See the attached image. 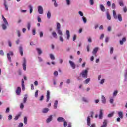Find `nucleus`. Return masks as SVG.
Instances as JSON below:
<instances>
[{"label":"nucleus","instance_id":"2","mask_svg":"<svg viewBox=\"0 0 127 127\" xmlns=\"http://www.w3.org/2000/svg\"><path fill=\"white\" fill-rule=\"evenodd\" d=\"M80 76L85 79L87 78L88 77V69L82 71V72L80 73Z\"/></svg>","mask_w":127,"mask_h":127},{"label":"nucleus","instance_id":"40","mask_svg":"<svg viewBox=\"0 0 127 127\" xmlns=\"http://www.w3.org/2000/svg\"><path fill=\"white\" fill-rule=\"evenodd\" d=\"M27 101V97H25L24 98V99H23V103H24V104H26Z\"/></svg>","mask_w":127,"mask_h":127},{"label":"nucleus","instance_id":"25","mask_svg":"<svg viewBox=\"0 0 127 127\" xmlns=\"http://www.w3.org/2000/svg\"><path fill=\"white\" fill-rule=\"evenodd\" d=\"M7 57L9 61H10V62H11V57H10V54L7 53Z\"/></svg>","mask_w":127,"mask_h":127},{"label":"nucleus","instance_id":"48","mask_svg":"<svg viewBox=\"0 0 127 127\" xmlns=\"http://www.w3.org/2000/svg\"><path fill=\"white\" fill-rule=\"evenodd\" d=\"M35 96L36 98H37V97H38V90L36 91Z\"/></svg>","mask_w":127,"mask_h":127},{"label":"nucleus","instance_id":"9","mask_svg":"<svg viewBox=\"0 0 127 127\" xmlns=\"http://www.w3.org/2000/svg\"><path fill=\"white\" fill-rule=\"evenodd\" d=\"M87 126H91V118L90 116H88L87 119Z\"/></svg>","mask_w":127,"mask_h":127},{"label":"nucleus","instance_id":"26","mask_svg":"<svg viewBox=\"0 0 127 127\" xmlns=\"http://www.w3.org/2000/svg\"><path fill=\"white\" fill-rule=\"evenodd\" d=\"M107 14V18L108 19V20H111V15H110V14H109V12H107L106 13Z\"/></svg>","mask_w":127,"mask_h":127},{"label":"nucleus","instance_id":"24","mask_svg":"<svg viewBox=\"0 0 127 127\" xmlns=\"http://www.w3.org/2000/svg\"><path fill=\"white\" fill-rule=\"evenodd\" d=\"M52 35L54 38H57V34L55 32H53L52 33Z\"/></svg>","mask_w":127,"mask_h":127},{"label":"nucleus","instance_id":"3","mask_svg":"<svg viewBox=\"0 0 127 127\" xmlns=\"http://www.w3.org/2000/svg\"><path fill=\"white\" fill-rule=\"evenodd\" d=\"M38 11L39 14H43V8L41 6H38Z\"/></svg>","mask_w":127,"mask_h":127},{"label":"nucleus","instance_id":"20","mask_svg":"<svg viewBox=\"0 0 127 127\" xmlns=\"http://www.w3.org/2000/svg\"><path fill=\"white\" fill-rule=\"evenodd\" d=\"M113 17L114 19H117V13H116V11H113Z\"/></svg>","mask_w":127,"mask_h":127},{"label":"nucleus","instance_id":"11","mask_svg":"<svg viewBox=\"0 0 127 127\" xmlns=\"http://www.w3.org/2000/svg\"><path fill=\"white\" fill-rule=\"evenodd\" d=\"M101 101L103 104H106V97L104 95L101 96Z\"/></svg>","mask_w":127,"mask_h":127},{"label":"nucleus","instance_id":"45","mask_svg":"<svg viewBox=\"0 0 127 127\" xmlns=\"http://www.w3.org/2000/svg\"><path fill=\"white\" fill-rule=\"evenodd\" d=\"M82 101H83V102H85V103H88V100H87L85 97L82 98Z\"/></svg>","mask_w":127,"mask_h":127},{"label":"nucleus","instance_id":"61","mask_svg":"<svg viewBox=\"0 0 127 127\" xmlns=\"http://www.w3.org/2000/svg\"><path fill=\"white\" fill-rule=\"evenodd\" d=\"M24 108V105H23V103H21L20 104V109H23Z\"/></svg>","mask_w":127,"mask_h":127},{"label":"nucleus","instance_id":"29","mask_svg":"<svg viewBox=\"0 0 127 127\" xmlns=\"http://www.w3.org/2000/svg\"><path fill=\"white\" fill-rule=\"evenodd\" d=\"M20 116H21V114H18L17 116H16L14 118L15 121H17V120H18V118H19Z\"/></svg>","mask_w":127,"mask_h":127},{"label":"nucleus","instance_id":"42","mask_svg":"<svg viewBox=\"0 0 127 127\" xmlns=\"http://www.w3.org/2000/svg\"><path fill=\"white\" fill-rule=\"evenodd\" d=\"M54 75L55 76V77H57V76H58V72L57 71H55L54 72Z\"/></svg>","mask_w":127,"mask_h":127},{"label":"nucleus","instance_id":"52","mask_svg":"<svg viewBox=\"0 0 127 127\" xmlns=\"http://www.w3.org/2000/svg\"><path fill=\"white\" fill-rule=\"evenodd\" d=\"M78 13L80 15V16H84V13H83L82 11H79Z\"/></svg>","mask_w":127,"mask_h":127},{"label":"nucleus","instance_id":"6","mask_svg":"<svg viewBox=\"0 0 127 127\" xmlns=\"http://www.w3.org/2000/svg\"><path fill=\"white\" fill-rule=\"evenodd\" d=\"M46 97H47V100H46V102H49V100L50 99V92H49V90H48L47 91V95H46Z\"/></svg>","mask_w":127,"mask_h":127},{"label":"nucleus","instance_id":"18","mask_svg":"<svg viewBox=\"0 0 127 127\" xmlns=\"http://www.w3.org/2000/svg\"><path fill=\"white\" fill-rule=\"evenodd\" d=\"M118 116H119V117H120V118L121 119H123V112H122V111L118 112Z\"/></svg>","mask_w":127,"mask_h":127},{"label":"nucleus","instance_id":"59","mask_svg":"<svg viewBox=\"0 0 127 127\" xmlns=\"http://www.w3.org/2000/svg\"><path fill=\"white\" fill-rule=\"evenodd\" d=\"M23 64H26V59H25V58H23Z\"/></svg>","mask_w":127,"mask_h":127},{"label":"nucleus","instance_id":"14","mask_svg":"<svg viewBox=\"0 0 127 127\" xmlns=\"http://www.w3.org/2000/svg\"><path fill=\"white\" fill-rule=\"evenodd\" d=\"M100 8L101 11H103V12H104V11H106V9L105 8V6H104V5L100 4Z\"/></svg>","mask_w":127,"mask_h":127},{"label":"nucleus","instance_id":"19","mask_svg":"<svg viewBox=\"0 0 127 127\" xmlns=\"http://www.w3.org/2000/svg\"><path fill=\"white\" fill-rule=\"evenodd\" d=\"M48 111H49V109L46 108L43 110L42 112L44 114H46V113H48Z\"/></svg>","mask_w":127,"mask_h":127},{"label":"nucleus","instance_id":"57","mask_svg":"<svg viewBox=\"0 0 127 127\" xmlns=\"http://www.w3.org/2000/svg\"><path fill=\"white\" fill-rule=\"evenodd\" d=\"M32 33H33V35H35L36 34V30L35 29H33L32 30Z\"/></svg>","mask_w":127,"mask_h":127},{"label":"nucleus","instance_id":"27","mask_svg":"<svg viewBox=\"0 0 127 127\" xmlns=\"http://www.w3.org/2000/svg\"><path fill=\"white\" fill-rule=\"evenodd\" d=\"M29 8H30V13H32V11H33L32 6H31V5H29Z\"/></svg>","mask_w":127,"mask_h":127},{"label":"nucleus","instance_id":"31","mask_svg":"<svg viewBox=\"0 0 127 127\" xmlns=\"http://www.w3.org/2000/svg\"><path fill=\"white\" fill-rule=\"evenodd\" d=\"M50 57L51 59H52V60H54V59H55V57H54V55H53V54H51L50 55Z\"/></svg>","mask_w":127,"mask_h":127},{"label":"nucleus","instance_id":"13","mask_svg":"<svg viewBox=\"0 0 127 127\" xmlns=\"http://www.w3.org/2000/svg\"><path fill=\"white\" fill-rule=\"evenodd\" d=\"M107 124H108V122L107 121V120H104L103 122V124L102 126H101V127H107Z\"/></svg>","mask_w":127,"mask_h":127},{"label":"nucleus","instance_id":"37","mask_svg":"<svg viewBox=\"0 0 127 127\" xmlns=\"http://www.w3.org/2000/svg\"><path fill=\"white\" fill-rule=\"evenodd\" d=\"M114 116V112H112L111 113L108 114V118H112Z\"/></svg>","mask_w":127,"mask_h":127},{"label":"nucleus","instance_id":"8","mask_svg":"<svg viewBox=\"0 0 127 127\" xmlns=\"http://www.w3.org/2000/svg\"><path fill=\"white\" fill-rule=\"evenodd\" d=\"M57 121L60 122H65V119L62 117H60L57 118Z\"/></svg>","mask_w":127,"mask_h":127},{"label":"nucleus","instance_id":"46","mask_svg":"<svg viewBox=\"0 0 127 127\" xmlns=\"http://www.w3.org/2000/svg\"><path fill=\"white\" fill-rule=\"evenodd\" d=\"M0 55H2V56H3V55H4V52H3V50L0 51Z\"/></svg>","mask_w":127,"mask_h":127},{"label":"nucleus","instance_id":"15","mask_svg":"<svg viewBox=\"0 0 127 127\" xmlns=\"http://www.w3.org/2000/svg\"><path fill=\"white\" fill-rule=\"evenodd\" d=\"M52 121V115L49 116L48 118L46 120L47 123H50Z\"/></svg>","mask_w":127,"mask_h":127},{"label":"nucleus","instance_id":"51","mask_svg":"<svg viewBox=\"0 0 127 127\" xmlns=\"http://www.w3.org/2000/svg\"><path fill=\"white\" fill-rule=\"evenodd\" d=\"M60 40L62 42H63V41H64V39H63L62 36H60Z\"/></svg>","mask_w":127,"mask_h":127},{"label":"nucleus","instance_id":"39","mask_svg":"<svg viewBox=\"0 0 127 127\" xmlns=\"http://www.w3.org/2000/svg\"><path fill=\"white\" fill-rule=\"evenodd\" d=\"M117 94H118V91L117 90L114 91V92H113V96L116 97Z\"/></svg>","mask_w":127,"mask_h":127},{"label":"nucleus","instance_id":"35","mask_svg":"<svg viewBox=\"0 0 127 127\" xmlns=\"http://www.w3.org/2000/svg\"><path fill=\"white\" fill-rule=\"evenodd\" d=\"M57 31H58V34H59V35H61V36H62L63 35L62 31H61L60 29L57 30Z\"/></svg>","mask_w":127,"mask_h":127},{"label":"nucleus","instance_id":"33","mask_svg":"<svg viewBox=\"0 0 127 127\" xmlns=\"http://www.w3.org/2000/svg\"><path fill=\"white\" fill-rule=\"evenodd\" d=\"M4 5L5 6V8L6 10H8V7L7 6V5L6 4V1H5Z\"/></svg>","mask_w":127,"mask_h":127},{"label":"nucleus","instance_id":"63","mask_svg":"<svg viewBox=\"0 0 127 127\" xmlns=\"http://www.w3.org/2000/svg\"><path fill=\"white\" fill-rule=\"evenodd\" d=\"M107 5H108L109 7L111 6V2H110L109 1H107Z\"/></svg>","mask_w":127,"mask_h":127},{"label":"nucleus","instance_id":"32","mask_svg":"<svg viewBox=\"0 0 127 127\" xmlns=\"http://www.w3.org/2000/svg\"><path fill=\"white\" fill-rule=\"evenodd\" d=\"M30 27H31V25L30 24V22H28L27 28H28V30H30Z\"/></svg>","mask_w":127,"mask_h":127},{"label":"nucleus","instance_id":"43","mask_svg":"<svg viewBox=\"0 0 127 127\" xmlns=\"http://www.w3.org/2000/svg\"><path fill=\"white\" fill-rule=\"evenodd\" d=\"M107 30L108 31H109L110 32V31H112V27H111L110 26H108L107 27Z\"/></svg>","mask_w":127,"mask_h":127},{"label":"nucleus","instance_id":"53","mask_svg":"<svg viewBox=\"0 0 127 127\" xmlns=\"http://www.w3.org/2000/svg\"><path fill=\"white\" fill-rule=\"evenodd\" d=\"M10 111V109L9 108V107L7 108L6 110V113H9Z\"/></svg>","mask_w":127,"mask_h":127},{"label":"nucleus","instance_id":"54","mask_svg":"<svg viewBox=\"0 0 127 127\" xmlns=\"http://www.w3.org/2000/svg\"><path fill=\"white\" fill-rule=\"evenodd\" d=\"M17 33L18 34V36L19 37H20V35H21V34H20V30H17Z\"/></svg>","mask_w":127,"mask_h":127},{"label":"nucleus","instance_id":"34","mask_svg":"<svg viewBox=\"0 0 127 127\" xmlns=\"http://www.w3.org/2000/svg\"><path fill=\"white\" fill-rule=\"evenodd\" d=\"M23 69L24 71H26V64H23Z\"/></svg>","mask_w":127,"mask_h":127},{"label":"nucleus","instance_id":"60","mask_svg":"<svg viewBox=\"0 0 127 127\" xmlns=\"http://www.w3.org/2000/svg\"><path fill=\"white\" fill-rule=\"evenodd\" d=\"M66 3H67V5H70V0H66Z\"/></svg>","mask_w":127,"mask_h":127},{"label":"nucleus","instance_id":"5","mask_svg":"<svg viewBox=\"0 0 127 127\" xmlns=\"http://www.w3.org/2000/svg\"><path fill=\"white\" fill-rule=\"evenodd\" d=\"M98 50H99L98 47L95 48L92 51V54L95 56H97V52H98Z\"/></svg>","mask_w":127,"mask_h":127},{"label":"nucleus","instance_id":"12","mask_svg":"<svg viewBox=\"0 0 127 127\" xmlns=\"http://www.w3.org/2000/svg\"><path fill=\"white\" fill-rule=\"evenodd\" d=\"M103 109H100V113H99V119H103Z\"/></svg>","mask_w":127,"mask_h":127},{"label":"nucleus","instance_id":"23","mask_svg":"<svg viewBox=\"0 0 127 127\" xmlns=\"http://www.w3.org/2000/svg\"><path fill=\"white\" fill-rule=\"evenodd\" d=\"M66 35H67V39H69L70 38V32L69 30H66Z\"/></svg>","mask_w":127,"mask_h":127},{"label":"nucleus","instance_id":"7","mask_svg":"<svg viewBox=\"0 0 127 127\" xmlns=\"http://www.w3.org/2000/svg\"><path fill=\"white\" fill-rule=\"evenodd\" d=\"M16 93L17 95H18V96H19V95H20V93H21V88H20V87H18L17 88Z\"/></svg>","mask_w":127,"mask_h":127},{"label":"nucleus","instance_id":"1","mask_svg":"<svg viewBox=\"0 0 127 127\" xmlns=\"http://www.w3.org/2000/svg\"><path fill=\"white\" fill-rule=\"evenodd\" d=\"M2 17L4 22V23L2 24V27L4 30H5V29L7 28V26H8V22H7V20H6V19L3 15L2 16Z\"/></svg>","mask_w":127,"mask_h":127},{"label":"nucleus","instance_id":"38","mask_svg":"<svg viewBox=\"0 0 127 127\" xmlns=\"http://www.w3.org/2000/svg\"><path fill=\"white\" fill-rule=\"evenodd\" d=\"M83 21L84 23H87V19L85 17H82Z\"/></svg>","mask_w":127,"mask_h":127},{"label":"nucleus","instance_id":"47","mask_svg":"<svg viewBox=\"0 0 127 127\" xmlns=\"http://www.w3.org/2000/svg\"><path fill=\"white\" fill-rule=\"evenodd\" d=\"M113 52H114V48L111 47L110 48V53H111V54H112L113 53Z\"/></svg>","mask_w":127,"mask_h":127},{"label":"nucleus","instance_id":"50","mask_svg":"<svg viewBox=\"0 0 127 127\" xmlns=\"http://www.w3.org/2000/svg\"><path fill=\"white\" fill-rule=\"evenodd\" d=\"M119 4L120 6H124V3L122 1L119 2Z\"/></svg>","mask_w":127,"mask_h":127},{"label":"nucleus","instance_id":"56","mask_svg":"<svg viewBox=\"0 0 127 127\" xmlns=\"http://www.w3.org/2000/svg\"><path fill=\"white\" fill-rule=\"evenodd\" d=\"M64 127H66V126H67L68 123H67L66 121L64 120Z\"/></svg>","mask_w":127,"mask_h":127},{"label":"nucleus","instance_id":"36","mask_svg":"<svg viewBox=\"0 0 127 127\" xmlns=\"http://www.w3.org/2000/svg\"><path fill=\"white\" fill-rule=\"evenodd\" d=\"M24 124H25V125H26V124H27V117H24Z\"/></svg>","mask_w":127,"mask_h":127},{"label":"nucleus","instance_id":"30","mask_svg":"<svg viewBox=\"0 0 127 127\" xmlns=\"http://www.w3.org/2000/svg\"><path fill=\"white\" fill-rule=\"evenodd\" d=\"M47 16V18H48V19H49L50 18V17H51V13H50V11L48 12Z\"/></svg>","mask_w":127,"mask_h":127},{"label":"nucleus","instance_id":"17","mask_svg":"<svg viewBox=\"0 0 127 127\" xmlns=\"http://www.w3.org/2000/svg\"><path fill=\"white\" fill-rule=\"evenodd\" d=\"M19 52L21 56H22V55H23V49L22 48V47H19Z\"/></svg>","mask_w":127,"mask_h":127},{"label":"nucleus","instance_id":"58","mask_svg":"<svg viewBox=\"0 0 127 127\" xmlns=\"http://www.w3.org/2000/svg\"><path fill=\"white\" fill-rule=\"evenodd\" d=\"M123 11H124V12H127V7H124L123 8Z\"/></svg>","mask_w":127,"mask_h":127},{"label":"nucleus","instance_id":"22","mask_svg":"<svg viewBox=\"0 0 127 127\" xmlns=\"http://www.w3.org/2000/svg\"><path fill=\"white\" fill-rule=\"evenodd\" d=\"M36 50L38 52V54L40 55L41 53H42V51H41V49L39 48H37Z\"/></svg>","mask_w":127,"mask_h":127},{"label":"nucleus","instance_id":"41","mask_svg":"<svg viewBox=\"0 0 127 127\" xmlns=\"http://www.w3.org/2000/svg\"><path fill=\"white\" fill-rule=\"evenodd\" d=\"M90 78H87L85 80V84H88L89 82H90Z\"/></svg>","mask_w":127,"mask_h":127},{"label":"nucleus","instance_id":"10","mask_svg":"<svg viewBox=\"0 0 127 127\" xmlns=\"http://www.w3.org/2000/svg\"><path fill=\"white\" fill-rule=\"evenodd\" d=\"M117 18L120 22L123 21V18L122 17L121 14H118L117 15Z\"/></svg>","mask_w":127,"mask_h":127},{"label":"nucleus","instance_id":"55","mask_svg":"<svg viewBox=\"0 0 127 127\" xmlns=\"http://www.w3.org/2000/svg\"><path fill=\"white\" fill-rule=\"evenodd\" d=\"M112 9H115V8H116V5L115 4V3H113L112 4Z\"/></svg>","mask_w":127,"mask_h":127},{"label":"nucleus","instance_id":"28","mask_svg":"<svg viewBox=\"0 0 127 127\" xmlns=\"http://www.w3.org/2000/svg\"><path fill=\"white\" fill-rule=\"evenodd\" d=\"M61 27V25H60V23H57V30L60 29Z\"/></svg>","mask_w":127,"mask_h":127},{"label":"nucleus","instance_id":"4","mask_svg":"<svg viewBox=\"0 0 127 127\" xmlns=\"http://www.w3.org/2000/svg\"><path fill=\"white\" fill-rule=\"evenodd\" d=\"M69 64L72 68V69H75L76 65L75 64V63L72 61H69Z\"/></svg>","mask_w":127,"mask_h":127},{"label":"nucleus","instance_id":"64","mask_svg":"<svg viewBox=\"0 0 127 127\" xmlns=\"http://www.w3.org/2000/svg\"><path fill=\"white\" fill-rule=\"evenodd\" d=\"M38 22H41V18L39 17H38Z\"/></svg>","mask_w":127,"mask_h":127},{"label":"nucleus","instance_id":"21","mask_svg":"<svg viewBox=\"0 0 127 127\" xmlns=\"http://www.w3.org/2000/svg\"><path fill=\"white\" fill-rule=\"evenodd\" d=\"M57 105H58V101L57 100H56L54 104V109H57Z\"/></svg>","mask_w":127,"mask_h":127},{"label":"nucleus","instance_id":"62","mask_svg":"<svg viewBox=\"0 0 127 127\" xmlns=\"http://www.w3.org/2000/svg\"><path fill=\"white\" fill-rule=\"evenodd\" d=\"M19 127H23V123H20L18 126Z\"/></svg>","mask_w":127,"mask_h":127},{"label":"nucleus","instance_id":"44","mask_svg":"<svg viewBox=\"0 0 127 127\" xmlns=\"http://www.w3.org/2000/svg\"><path fill=\"white\" fill-rule=\"evenodd\" d=\"M8 119L9 121H10L12 119V115L11 114L9 115Z\"/></svg>","mask_w":127,"mask_h":127},{"label":"nucleus","instance_id":"16","mask_svg":"<svg viewBox=\"0 0 127 127\" xmlns=\"http://www.w3.org/2000/svg\"><path fill=\"white\" fill-rule=\"evenodd\" d=\"M126 40V37L123 38L122 40L120 41V43L121 45H123V44H124V42H125Z\"/></svg>","mask_w":127,"mask_h":127},{"label":"nucleus","instance_id":"49","mask_svg":"<svg viewBox=\"0 0 127 127\" xmlns=\"http://www.w3.org/2000/svg\"><path fill=\"white\" fill-rule=\"evenodd\" d=\"M90 3L91 5H94V0H90Z\"/></svg>","mask_w":127,"mask_h":127}]
</instances>
